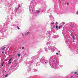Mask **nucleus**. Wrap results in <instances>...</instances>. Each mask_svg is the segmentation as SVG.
Here are the masks:
<instances>
[{"instance_id": "obj_22", "label": "nucleus", "mask_w": 78, "mask_h": 78, "mask_svg": "<svg viewBox=\"0 0 78 78\" xmlns=\"http://www.w3.org/2000/svg\"><path fill=\"white\" fill-rule=\"evenodd\" d=\"M45 64H46V63H47V62H45Z\"/></svg>"}, {"instance_id": "obj_8", "label": "nucleus", "mask_w": 78, "mask_h": 78, "mask_svg": "<svg viewBox=\"0 0 78 78\" xmlns=\"http://www.w3.org/2000/svg\"><path fill=\"white\" fill-rule=\"evenodd\" d=\"M11 59H12V58H11L9 61H9H10L11 60Z\"/></svg>"}, {"instance_id": "obj_5", "label": "nucleus", "mask_w": 78, "mask_h": 78, "mask_svg": "<svg viewBox=\"0 0 78 78\" xmlns=\"http://www.w3.org/2000/svg\"><path fill=\"white\" fill-rule=\"evenodd\" d=\"M28 32H27L26 34H25V36H27L28 34Z\"/></svg>"}, {"instance_id": "obj_21", "label": "nucleus", "mask_w": 78, "mask_h": 78, "mask_svg": "<svg viewBox=\"0 0 78 78\" xmlns=\"http://www.w3.org/2000/svg\"><path fill=\"white\" fill-rule=\"evenodd\" d=\"M22 36H23V34H22Z\"/></svg>"}, {"instance_id": "obj_3", "label": "nucleus", "mask_w": 78, "mask_h": 78, "mask_svg": "<svg viewBox=\"0 0 78 78\" xmlns=\"http://www.w3.org/2000/svg\"><path fill=\"white\" fill-rule=\"evenodd\" d=\"M18 9H19V7H20V4H19L18 5Z\"/></svg>"}, {"instance_id": "obj_7", "label": "nucleus", "mask_w": 78, "mask_h": 78, "mask_svg": "<svg viewBox=\"0 0 78 78\" xmlns=\"http://www.w3.org/2000/svg\"><path fill=\"white\" fill-rule=\"evenodd\" d=\"M3 65H4V63H2V67H3Z\"/></svg>"}, {"instance_id": "obj_11", "label": "nucleus", "mask_w": 78, "mask_h": 78, "mask_svg": "<svg viewBox=\"0 0 78 78\" xmlns=\"http://www.w3.org/2000/svg\"><path fill=\"white\" fill-rule=\"evenodd\" d=\"M55 27L57 28H58V26L56 25L55 26Z\"/></svg>"}, {"instance_id": "obj_14", "label": "nucleus", "mask_w": 78, "mask_h": 78, "mask_svg": "<svg viewBox=\"0 0 78 78\" xmlns=\"http://www.w3.org/2000/svg\"><path fill=\"white\" fill-rule=\"evenodd\" d=\"M22 49L23 50V49H24V47H23L22 48Z\"/></svg>"}, {"instance_id": "obj_19", "label": "nucleus", "mask_w": 78, "mask_h": 78, "mask_svg": "<svg viewBox=\"0 0 78 78\" xmlns=\"http://www.w3.org/2000/svg\"><path fill=\"white\" fill-rule=\"evenodd\" d=\"M69 2H68V3H67V5H69Z\"/></svg>"}, {"instance_id": "obj_20", "label": "nucleus", "mask_w": 78, "mask_h": 78, "mask_svg": "<svg viewBox=\"0 0 78 78\" xmlns=\"http://www.w3.org/2000/svg\"><path fill=\"white\" fill-rule=\"evenodd\" d=\"M2 53H4V51L2 52Z\"/></svg>"}, {"instance_id": "obj_9", "label": "nucleus", "mask_w": 78, "mask_h": 78, "mask_svg": "<svg viewBox=\"0 0 78 78\" xmlns=\"http://www.w3.org/2000/svg\"><path fill=\"white\" fill-rule=\"evenodd\" d=\"M17 28L18 29V30H20V28H19V27L17 26Z\"/></svg>"}, {"instance_id": "obj_6", "label": "nucleus", "mask_w": 78, "mask_h": 78, "mask_svg": "<svg viewBox=\"0 0 78 78\" xmlns=\"http://www.w3.org/2000/svg\"><path fill=\"white\" fill-rule=\"evenodd\" d=\"M18 55L19 57L20 56V54H18Z\"/></svg>"}, {"instance_id": "obj_17", "label": "nucleus", "mask_w": 78, "mask_h": 78, "mask_svg": "<svg viewBox=\"0 0 78 78\" xmlns=\"http://www.w3.org/2000/svg\"><path fill=\"white\" fill-rule=\"evenodd\" d=\"M60 26H59V27H58V29H60Z\"/></svg>"}, {"instance_id": "obj_13", "label": "nucleus", "mask_w": 78, "mask_h": 78, "mask_svg": "<svg viewBox=\"0 0 78 78\" xmlns=\"http://www.w3.org/2000/svg\"><path fill=\"white\" fill-rule=\"evenodd\" d=\"M5 76V77H7V76H8V74L6 75Z\"/></svg>"}, {"instance_id": "obj_18", "label": "nucleus", "mask_w": 78, "mask_h": 78, "mask_svg": "<svg viewBox=\"0 0 78 78\" xmlns=\"http://www.w3.org/2000/svg\"><path fill=\"white\" fill-rule=\"evenodd\" d=\"M74 76H71V77L70 78H72V77H73Z\"/></svg>"}, {"instance_id": "obj_4", "label": "nucleus", "mask_w": 78, "mask_h": 78, "mask_svg": "<svg viewBox=\"0 0 78 78\" xmlns=\"http://www.w3.org/2000/svg\"><path fill=\"white\" fill-rule=\"evenodd\" d=\"M73 39L74 40H74H75V37L74 36H73Z\"/></svg>"}, {"instance_id": "obj_24", "label": "nucleus", "mask_w": 78, "mask_h": 78, "mask_svg": "<svg viewBox=\"0 0 78 78\" xmlns=\"http://www.w3.org/2000/svg\"><path fill=\"white\" fill-rule=\"evenodd\" d=\"M38 11V12H39V11Z\"/></svg>"}, {"instance_id": "obj_23", "label": "nucleus", "mask_w": 78, "mask_h": 78, "mask_svg": "<svg viewBox=\"0 0 78 78\" xmlns=\"http://www.w3.org/2000/svg\"><path fill=\"white\" fill-rule=\"evenodd\" d=\"M24 55H27V54H24Z\"/></svg>"}, {"instance_id": "obj_12", "label": "nucleus", "mask_w": 78, "mask_h": 78, "mask_svg": "<svg viewBox=\"0 0 78 78\" xmlns=\"http://www.w3.org/2000/svg\"><path fill=\"white\" fill-rule=\"evenodd\" d=\"M56 55H59V54L58 53H56Z\"/></svg>"}, {"instance_id": "obj_16", "label": "nucleus", "mask_w": 78, "mask_h": 78, "mask_svg": "<svg viewBox=\"0 0 78 78\" xmlns=\"http://www.w3.org/2000/svg\"><path fill=\"white\" fill-rule=\"evenodd\" d=\"M9 64H11V62H9Z\"/></svg>"}, {"instance_id": "obj_25", "label": "nucleus", "mask_w": 78, "mask_h": 78, "mask_svg": "<svg viewBox=\"0 0 78 78\" xmlns=\"http://www.w3.org/2000/svg\"><path fill=\"white\" fill-rule=\"evenodd\" d=\"M76 76H74V77H75Z\"/></svg>"}, {"instance_id": "obj_1", "label": "nucleus", "mask_w": 78, "mask_h": 78, "mask_svg": "<svg viewBox=\"0 0 78 78\" xmlns=\"http://www.w3.org/2000/svg\"><path fill=\"white\" fill-rule=\"evenodd\" d=\"M5 48H6V47H5L4 48H1V50H4L5 49Z\"/></svg>"}, {"instance_id": "obj_10", "label": "nucleus", "mask_w": 78, "mask_h": 78, "mask_svg": "<svg viewBox=\"0 0 78 78\" xmlns=\"http://www.w3.org/2000/svg\"><path fill=\"white\" fill-rule=\"evenodd\" d=\"M56 25H58V22H56L55 23Z\"/></svg>"}, {"instance_id": "obj_2", "label": "nucleus", "mask_w": 78, "mask_h": 78, "mask_svg": "<svg viewBox=\"0 0 78 78\" xmlns=\"http://www.w3.org/2000/svg\"><path fill=\"white\" fill-rule=\"evenodd\" d=\"M73 73L74 75H76V74H77V72L76 71L75 72Z\"/></svg>"}, {"instance_id": "obj_15", "label": "nucleus", "mask_w": 78, "mask_h": 78, "mask_svg": "<svg viewBox=\"0 0 78 78\" xmlns=\"http://www.w3.org/2000/svg\"><path fill=\"white\" fill-rule=\"evenodd\" d=\"M54 23H55L53 22V23H52V25H53Z\"/></svg>"}]
</instances>
